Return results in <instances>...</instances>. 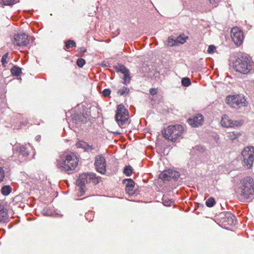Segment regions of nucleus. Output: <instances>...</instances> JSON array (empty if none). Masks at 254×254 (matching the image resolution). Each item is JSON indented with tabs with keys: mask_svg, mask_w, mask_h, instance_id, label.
Segmentation results:
<instances>
[{
	"mask_svg": "<svg viewBox=\"0 0 254 254\" xmlns=\"http://www.w3.org/2000/svg\"><path fill=\"white\" fill-rule=\"evenodd\" d=\"M78 162L79 158L74 152L64 151L57 160V167L61 171L70 174L75 170Z\"/></svg>",
	"mask_w": 254,
	"mask_h": 254,
	"instance_id": "f257e3e1",
	"label": "nucleus"
},
{
	"mask_svg": "<svg viewBox=\"0 0 254 254\" xmlns=\"http://www.w3.org/2000/svg\"><path fill=\"white\" fill-rule=\"evenodd\" d=\"M238 195L243 199H248L254 195V181L250 177L241 179L236 190Z\"/></svg>",
	"mask_w": 254,
	"mask_h": 254,
	"instance_id": "f03ea898",
	"label": "nucleus"
},
{
	"mask_svg": "<svg viewBox=\"0 0 254 254\" xmlns=\"http://www.w3.org/2000/svg\"><path fill=\"white\" fill-rule=\"evenodd\" d=\"M234 68L237 72L247 74L254 69V63L247 57H241L234 63Z\"/></svg>",
	"mask_w": 254,
	"mask_h": 254,
	"instance_id": "7ed1b4c3",
	"label": "nucleus"
},
{
	"mask_svg": "<svg viewBox=\"0 0 254 254\" xmlns=\"http://www.w3.org/2000/svg\"><path fill=\"white\" fill-rule=\"evenodd\" d=\"M184 131V127L181 125L169 126L164 129L163 134L166 139L175 142L177 138L182 134Z\"/></svg>",
	"mask_w": 254,
	"mask_h": 254,
	"instance_id": "20e7f679",
	"label": "nucleus"
},
{
	"mask_svg": "<svg viewBox=\"0 0 254 254\" xmlns=\"http://www.w3.org/2000/svg\"><path fill=\"white\" fill-rule=\"evenodd\" d=\"M225 102L231 107L237 109L246 107L248 105L244 96L241 94L229 95L226 97Z\"/></svg>",
	"mask_w": 254,
	"mask_h": 254,
	"instance_id": "39448f33",
	"label": "nucleus"
},
{
	"mask_svg": "<svg viewBox=\"0 0 254 254\" xmlns=\"http://www.w3.org/2000/svg\"><path fill=\"white\" fill-rule=\"evenodd\" d=\"M128 112L123 104H120L117 107L116 114V120L119 126L122 127H125L128 124Z\"/></svg>",
	"mask_w": 254,
	"mask_h": 254,
	"instance_id": "423d86ee",
	"label": "nucleus"
},
{
	"mask_svg": "<svg viewBox=\"0 0 254 254\" xmlns=\"http://www.w3.org/2000/svg\"><path fill=\"white\" fill-rule=\"evenodd\" d=\"M243 166L248 169H251L254 161V147L247 146L242 152Z\"/></svg>",
	"mask_w": 254,
	"mask_h": 254,
	"instance_id": "0eeeda50",
	"label": "nucleus"
},
{
	"mask_svg": "<svg viewBox=\"0 0 254 254\" xmlns=\"http://www.w3.org/2000/svg\"><path fill=\"white\" fill-rule=\"evenodd\" d=\"M231 36L233 41L237 46L242 44L244 40V34L243 31L239 28L236 27L232 28Z\"/></svg>",
	"mask_w": 254,
	"mask_h": 254,
	"instance_id": "6e6552de",
	"label": "nucleus"
},
{
	"mask_svg": "<svg viewBox=\"0 0 254 254\" xmlns=\"http://www.w3.org/2000/svg\"><path fill=\"white\" fill-rule=\"evenodd\" d=\"M28 36L25 33H18L14 35L13 43L14 45L26 47L29 44Z\"/></svg>",
	"mask_w": 254,
	"mask_h": 254,
	"instance_id": "1a4fd4ad",
	"label": "nucleus"
},
{
	"mask_svg": "<svg viewBox=\"0 0 254 254\" xmlns=\"http://www.w3.org/2000/svg\"><path fill=\"white\" fill-rule=\"evenodd\" d=\"M95 166L96 170L99 173L104 174L106 172V162L104 157L97 155L95 158Z\"/></svg>",
	"mask_w": 254,
	"mask_h": 254,
	"instance_id": "9d476101",
	"label": "nucleus"
},
{
	"mask_svg": "<svg viewBox=\"0 0 254 254\" xmlns=\"http://www.w3.org/2000/svg\"><path fill=\"white\" fill-rule=\"evenodd\" d=\"M243 122L242 121H232L227 115H224L221 120V125L226 127L241 126Z\"/></svg>",
	"mask_w": 254,
	"mask_h": 254,
	"instance_id": "9b49d317",
	"label": "nucleus"
},
{
	"mask_svg": "<svg viewBox=\"0 0 254 254\" xmlns=\"http://www.w3.org/2000/svg\"><path fill=\"white\" fill-rule=\"evenodd\" d=\"M178 172L172 170H165L159 175V178L164 181H171L172 179L177 180L179 177Z\"/></svg>",
	"mask_w": 254,
	"mask_h": 254,
	"instance_id": "f8f14e48",
	"label": "nucleus"
},
{
	"mask_svg": "<svg viewBox=\"0 0 254 254\" xmlns=\"http://www.w3.org/2000/svg\"><path fill=\"white\" fill-rule=\"evenodd\" d=\"M204 121L203 117L201 114H197L191 118L189 119L188 123L193 127H198L202 125Z\"/></svg>",
	"mask_w": 254,
	"mask_h": 254,
	"instance_id": "ddd939ff",
	"label": "nucleus"
},
{
	"mask_svg": "<svg viewBox=\"0 0 254 254\" xmlns=\"http://www.w3.org/2000/svg\"><path fill=\"white\" fill-rule=\"evenodd\" d=\"M95 175L94 174L91 173L82 174L80 176L79 179V184L81 185H85L91 182L95 183Z\"/></svg>",
	"mask_w": 254,
	"mask_h": 254,
	"instance_id": "4468645a",
	"label": "nucleus"
},
{
	"mask_svg": "<svg viewBox=\"0 0 254 254\" xmlns=\"http://www.w3.org/2000/svg\"><path fill=\"white\" fill-rule=\"evenodd\" d=\"M73 121L76 124L86 123L87 121V116L83 114H74L72 117Z\"/></svg>",
	"mask_w": 254,
	"mask_h": 254,
	"instance_id": "2eb2a0df",
	"label": "nucleus"
},
{
	"mask_svg": "<svg viewBox=\"0 0 254 254\" xmlns=\"http://www.w3.org/2000/svg\"><path fill=\"white\" fill-rule=\"evenodd\" d=\"M8 219V215L6 209L3 205L0 204V223L5 222Z\"/></svg>",
	"mask_w": 254,
	"mask_h": 254,
	"instance_id": "dca6fc26",
	"label": "nucleus"
},
{
	"mask_svg": "<svg viewBox=\"0 0 254 254\" xmlns=\"http://www.w3.org/2000/svg\"><path fill=\"white\" fill-rule=\"evenodd\" d=\"M224 219V222H227L229 225L234 224L235 222H236L234 215L231 213H227L225 215Z\"/></svg>",
	"mask_w": 254,
	"mask_h": 254,
	"instance_id": "f3484780",
	"label": "nucleus"
},
{
	"mask_svg": "<svg viewBox=\"0 0 254 254\" xmlns=\"http://www.w3.org/2000/svg\"><path fill=\"white\" fill-rule=\"evenodd\" d=\"M15 149L20 155H21L23 156L26 157L29 155V152L27 149L23 146H16Z\"/></svg>",
	"mask_w": 254,
	"mask_h": 254,
	"instance_id": "a211bd4d",
	"label": "nucleus"
},
{
	"mask_svg": "<svg viewBox=\"0 0 254 254\" xmlns=\"http://www.w3.org/2000/svg\"><path fill=\"white\" fill-rule=\"evenodd\" d=\"M10 71L13 76H18L21 73V68L16 65H13Z\"/></svg>",
	"mask_w": 254,
	"mask_h": 254,
	"instance_id": "6ab92c4d",
	"label": "nucleus"
},
{
	"mask_svg": "<svg viewBox=\"0 0 254 254\" xmlns=\"http://www.w3.org/2000/svg\"><path fill=\"white\" fill-rule=\"evenodd\" d=\"M129 73H130L129 71L128 70L127 71L126 73H125L124 74V78H123V79H124L123 83L125 85H127L130 82L131 77L130 76Z\"/></svg>",
	"mask_w": 254,
	"mask_h": 254,
	"instance_id": "aec40b11",
	"label": "nucleus"
},
{
	"mask_svg": "<svg viewBox=\"0 0 254 254\" xmlns=\"http://www.w3.org/2000/svg\"><path fill=\"white\" fill-rule=\"evenodd\" d=\"M76 43L73 40H68L65 42V50H67V49L70 48L75 47Z\"/></svg>",
	"mask_w": 254,
	"mask_h": 254,
	"instance_id": "412c9836",
	"label": "nucleus"
},
{
	"mask_svg": "<svg viewBox=\"0 0 254 254\" xmlns=\"http://www.w3.org/2000/svg\"><path fill=\"white\" fill-rule=\"evenodd\" d=\"M11 191V188L9 186H4L2 187L1 191L4 195H8Z\"/></svg>",
	"mask_w": 254,
	"mask_h": 254,
	"instance_id": "4be33fe9",
	"label": "nucleus"
},
{
	"mask_svg": "<svg viewBox=\"0 0 254 254\" xmlns=\"http://www.w3.org/2000/svg\"><path fill=\"white\" fill-rule=\"evenodd\" d=\"M132 170L133 169L131 166H126L124 167V173L127 176H130L132 174Z\"/></svg>",
	"mask_w": 254,
	"mask_h": 254,
	"instance_id": "5701e85b",
	"label": "nucleus"
},
{
	"mask_svg": "<svg viewBox=\"0 0 254 254\" xmlns=\"http://www.w3.org/2000/svg\"><path fill=\"white\" fill-rule=\"evenodd\" d=\"M75 146L77 148H82L84 149V150H85L86 146H87V142L83 140H79L76 143Z\"/></svg>",
	"mask_w": 254,
	"mask_h": 254,
	"instance_id": "b1692460",
	"label": "nucleus"
},
{
	"mask_svg": "<svg viewBox=\"0 0 254 254\" xmlns=\"http://www.w3.org/2000/svg\"><path fill=\"white\" fill-rule=\"evenodd\" d=\"M241 135L240 133H235V132H230L228 133L227 137L230 140H233L236 139Z\"/></svg>",
	"mask_w": 254,
	"mask_h": 254,
	"instance_id": "393cba45",
	"label": "nucleus"
},
{
	"mask_svg": "<svg viewBox=\"0 0 254 254\" xmlns=\"http://www.w3.org/2000/svg\"><path fill=\"white\" fill-rule=\"evenodd\" d=\"M124 183L126 185V187H129L131 188H134V182L131 179H127L124 180Z\"/></svg>",
	"mask_w": 254,
	"mask_h": 254,
	"instance_id": "a878e982",
	"label": "nucleus"
},
{
	"mask_svg": "<svg viewBox=\"0 0 254 254\" xmlns=\"http://www.w3.org/2000/svg\"><path fill=\"white\" fill-rule=\"evenodd\" d=\"M188 38V36H185V35H181L179 36H178L176 40V42H177L178 43H181V44H184L185 42L187 39Z\"/></svg>",
	"mask_w": 254,
	"mask_h": 254,
	"instance_id": "bb28decb",
	"label": "nucleus"
},
{
	"mask_svg": "<svg viewBox=\"0 0 254 254\" xmlns=\"http://www.w3.org/2000/svg\"><path fill=\"white\" fill-rule=\"evenodd\" d=\"M215 203V200L212 197H209L205 202L206 205L208 207H211L214 206Z\"/></svg>",
	"mask_w": 254,
	"mask_h": 254,
	"instance_id": "cd10ccee",
	"label": "nucleus"
},
{
	"mask_svg": "<svg viewBox=\"0 0 254 254\" xmlns=\"http://www.w3.org/2000/svg\"><path fill=\"white\" fill-rule=\"evenodd\" d=\"M115 68L118 72H122L124 74L128 70L124 65H119V66L115 67Z\"/></svg>",
	"mask_w": 254,
	"mask_h": 254,
	"instance_id": "c85d7f7f",
	"label": "nucleus"
},
{
	"mask_svg": "<svg viewBox=\"0 0 254 254\" xmlns=\"http://www.w3.org/2000/svg\"><path fill=\"white\" fill-rule=\"evenodd\" d=\"M8 55H9V54L8 52H7L1 58V62L2 64L4 67H5L6 64L8 63L7 59H8Z\"/></svg>",
	"mask_w": 254,
	"mask_h": 254,
	"instance_id": "c756f323",
	"label": "nucleus"
},
{
	"mask_svg": "<svg viewBox=\"0 0 254 254\" xmlns=\"http://www.w3.org/2000/svg\"><path fill=\"white\" fill-rule=\"evenodd\" d=\"M5 5H12L16 3V0H1Z\"/></svg>",
	"mask_w": 254,
	"mask_h": 254,
	"instance_id": "7c9ffc66",
	"label": "nucleus"
},
{
	"mask_svg": "<svg viewBox=\"0 0 254 254\" xmlns=\"http://www.w3.org/2000/svg\"><path fill=\"white\" fill-rule=\"evenodd\" d=\"M129 91V89L128 88L123 87V88H121L118 92V93L120 95H124L128 93Z\"/></svg>",
	"mask_w": 254,
	"mask_h": 254,
	"instance_id": "2f4dec72",
	"label": "nucleus"
},
{
	"mask_svg": "<svg viewBox=\"0 0 254 254\" xmlns=\"http://www.w3.org/2000/svg\"><path fill=\"white\" fill-rule=\"evenodd\" d=\"M182 84L184 86H189L191 84L190 80L189 78H183L182 79Z\"/></svg>",
	"mask_w": 254,
	"mask_h": 254,
	"instance_id": "473e14b6",
	"label": "nucleus"
},
{
	"mask_svg": "<svg viewBox=\"0 0 254 254\" xmlns=\"http://www.w3.org/2000/svg\"><path fill=\"white\" fill-rule=\"evenodd\" d=\"M76 64L79 67H82L85 64V61L82 58H79L77 60Z\"/></svg>",
	"mask_w": 254,
	"mask_h": 254,
	"instance_id": "72a5a7b5",
	"label": "nucleus"
},
{
	"mask_svg": "<svg viewBox=\"0 0 254 254\" xmlns=\"http://www.w3.org/2000/svg\"><path fill=\"white\" fill-rule=\"evenodd\" d=\"M163 203L164 205L165 206H170L171 204L173 203V201L172 200L168 199H167V198L166 197H163L162 198Z\"/></svg>",
	"mask_w": 254,
	"mask_h": 254,
	"instance_id": "f704fd0d",
	"label": "nucleus"
},
{
	"mask_svg": "<svg viewBox=\"0 0 254 254\" xmlns=\"http://www.w3.org/2000/svg\"><path fill=\"white\" fill-rule=\"evenodd\" d=\"M95 148L93 145H89L88 143H87V146H86V148L85 149L84 151L87 152H91L93 150H95Z\"/></svg>",
	"mask_w": 254,
	"mask_h": 254,
	"instance_id": "c9c22d12",
	"label": "nucleus"
},
{
	"mask_svg": "<svg viewBox=\"0 0 254 254\" xmlns=\"http://www.w3.org/2000/svg\"><path fill=\"white\" fill-rule=\"evenodd\" d=\"M177 42H176V40H174L173 39L169 37L168 38V45L170 47L177 45Z\"/></svg>",
	"mask_w": 254,
	"mask_h": 254,
	"instance_id": "e433bc0d",
	"label": "nucleus"
},
{
	"mask_svg": "<svg viewBox=\"0 0 254 254\" xmlns=\"http://www.w3.org/2000/svg\"><path fill=\"white\" fill-rule=\"evenodd\" d=\"M111 93V90L110 89L107 88V89H105L103 91L102 94L105 97H110Z\"/></svg>",
	"mask_w": 254,
	"mask_h": 254,
	"instance_id": "4c0bfd02",
	"label": "nucleus"
},
{
	"mask_svg": "<svg viewBox=\"0 0 254 254\" xmlns=\"http://www.w3.org/2000/svg\"><path fill=\"white\" fill-rule=\"evenodd\" d=\"M216 50V47L214 45H210L207 49V53L212 54Z\"/></svg>",
	"mask_w": 254,
	"mask_h": 254,
	"instance_id": "58836bf2",
	"label": "nucleus"
},
{
	"mask_svg": "<svg viewBox=\"0 0 254 254\" xmlns=\"http://www.w3.org/2000/svg\"><path fill=\"white\" fill-rule=\"evenodd\" d=\"M5 176V172L3 168L0 167V182H1L4 179Z\"/></svg>",
	"mask_w": 254,
	"mask_h": 254,
	"instance_id": "ea45409f",
	"label": "nucleus"
},
{
	"mask_svg": "<svg viewBox=\"0 0 254 254\" xmlns=\"http://www.w3.org/2000/svg\"><path fill=\"white\" fill-rule=\"evenodd\" d=\"M134 188L126 187V191L129 194H133V190Z\"/></svg>",
	"mask_w": 254,
	"mask_h": 254,
	"instance_id": "a19ab883",
	"label": "nucleus"
},
{
	"mask_svg": "<svg viewBox=\"0 0 254 254\" xmlns=\"http://www.w3.org/2000/svg\"><path fill=\"white\" fill-rule=\"evenodd\" d=\"M149 93L152 95H154L157 94V90L156 88H151L149 90Z\"/></svg>",
	"mask_w": 254,
	"mask_h": 254,
	"instance_id": "79ce46f5",
	"label": "nucleus"
},
{
	"mask_svg": "<svg viewBox=\"0 0 254 254\" xmlns=\"http://www.w3.org/2000/svg\"><path fill=\"white\" fill-rule=\"evenodd\" d=\"M220 0H209V2L212 4H216Z\"/></svg>",
	"mask_w": 254,
	"mask_h": 254,
	"instance_id": "37998d69",
	"label": "nucleus"
},
{
	"mask_svg": "<svg viewBox=\"0 0 254 254\" xmlns=\"http://www.w3.org/2000/svg\"><path fill=\"white\" fill-rule=\"evenodd\" d=\"M79 51L80 52L84 53V52H85L86 51V49L85 48L82 47V48H80L79 49Z\"/></svg>",
	"mask_w": 254,
	"mask_h": 254,
	"instance_id": "c03bdc74",
	"label": "nucleus"
},
{
	"mask_svg": "<svg viewBox=\"0 0 254 254\" xmlns=\"http://www.w3.org/2000/svg\"><path fill=\"white\" fill-rule=\"evenodd\" d=\"M90 214H91V213H86V214H85V217L87 219H88V217L89 216V215Z\"/></svg>",
	"mask_w": 254,
	"mask_h": 254,
	"instance_id": "a18cd8bd",
	"label": "nucleus"
}]
</instances>
